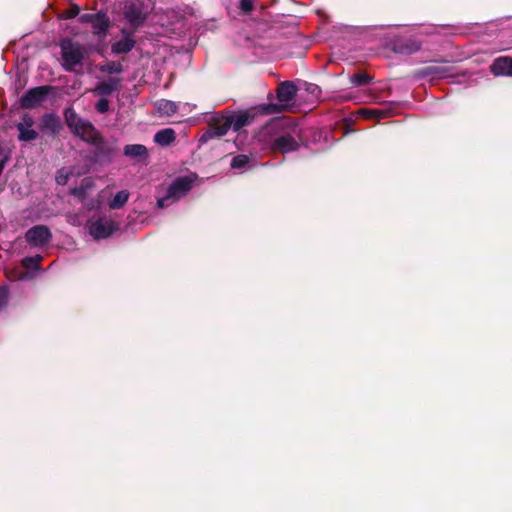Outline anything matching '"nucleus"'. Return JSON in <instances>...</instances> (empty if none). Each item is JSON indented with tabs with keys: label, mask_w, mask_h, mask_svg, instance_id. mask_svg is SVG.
I'll use <instances>...</instances> for the list:
<instances>
[{
	"label": "nucleus",
	"mask_w": 512,
	"mask_h": 512,
	"mask_svg": "<svg viewBox=\"0 0 512 512\" xmlns=\"http://www.w3.org/2000/svg\"><path fill=\"white\" fill-rule=\"evenodd\" d=\"M262 134L274 153L287 154L300 148L301 129L289 117L271 119L263 126Z\"/></svg>",
	"instance_id": "nucleus-1"
},
{
	"label": "nucleus",
	"mask_w": 512,
	"mask_h": 512,
	"mask_svg": "<svg viewBox=\"0 0 512 512\" xmlns=\"http://www.w3.org/2000/svg\"><path fill=\"white\" fill-rule=\"evenodd\" d=\"M86 138L87 140L85 142L94 147L90 156L91 162L100 165H108L119 155L120 150L116 139L107 140L98 130L95 131V134Z\"/></svg>",
	"instance_id": "nucleus-2"
},
{
	"label": "nucleus",
	"mask_w": 512,
	"mask_h": 512,
	"mask_svg": "<svg viewBox=\"0 0 512 512\" xmlns=\"http://www.w3.org/2000/svg\"><path fill=\"white\" fill-rule=\"evenodd\" d=\"M59 46L62 58L61 65L65 71L73 72L77 66L82 65L84 52L79 43L73 42L71 39H63Z\"/></svg>",
	"instance_id": "nucleus-3"
},
{
	"label": "nucleus",
	"mask_w": 512,
	"mask_h": 512,
	"mask_svg": "<svg viewBox=\"0 0 512 512\" xmlns=\"http://www.w3.org/2000/svg\"><path fill=\"white\" fill-rule=\"evenodd\" d=\"M63 115L70 131L84 142L87 140L86 137L95 134V126L90 121L80 118L74 108H65Z\"/></svg>",
	"instance_id": "nucleus-4"
},
{
	"label": "nucleus",
	"mask_w": 512,
	"mask_h": 512,
	"mask_svg": "<svg viewBox=\"0 0 512 512\" xmlns=\"http://www.w3.org/2000/svg\"><path fill=\"white\" fill-rule=\"evenodd\" d=\"M52 90H54V87L50 85L37 86L29 89L20 98V107L24 109H33L38 105H41Z\"/></svg>",
	"instance_id": "nucleus-5"
},
{
	"label": "nucleus",
	"mask_w": 512,
	"mask_h": 512,
	"mask_svg": "<svg viewBox=\"0 0 512 512\" xmlns=\"http://www.w3.org/2000/svg\"><path fill=\"white\" fill-rule=\"evenodd\" d=\"M123 15L133 28V32H135L144 25L147 20L148 13L145 11L143 3L130 2L125 5Z\"/></svg>",
	"instance_id": "nucleus-6"
},
{
	"label": "nucleus",
	"mask_w": 512,
	"mask_h": 512,
	"mask_svg": "<svg viewBox=\"0 0 512 512\" xmlns=\"http://www.w3.org/2000/svg\"><path fill=\"white\" fill-rule=\"evenodd\" d=\"M38 128L43 135L56 139L63 130V124L59 115L44 113L39 119Z\"/></svg>",
	"instance_id": "nucleus-7"
},
{
	"label": "nucleus",
	"mask_w": 512,
	"mask_h": 512,
	"mask_svg": "<svg viewBox=\"0 0 512 512\" xmlns=\"http://www.w3.org/2000/svg\"><path fill=\"white\" fill-rule=\"evenodd\" d=\"M27 243L33 247H43L52 239V233L46 225H36L25 233Z\"/></svg>",
	"instance_id": "nucleus-8"
},
{
	"label": "nucleus",
	"mask_w": 512,
	"mask_h": 512,
	"mask_svg": "<svg viewBox=\"0 0 512 512\" xmlns=\"http://www.w3.org/2000/svg\"><path fill=\"white\" fill-rule=\"evenodd\" d=\"M258 113L256 112V107L253 106L247 110L241 111L234 116H230L226 118L227 124H229V128H232L234 131H239L243 127L250 125L257 117Z\"/></svg>",
	"instance_id": "nucleus-9"
},
{
	"label": "nucleus",
	"mask_w": 512,
	"mask_h": 512,
	"mask_svg": "<svg viewBox=\"0 0 512 512\" xmlns=\"http://www.w3.org/2000/svg\"><path fill=\"white\" fill-rule=\"evenodd\" d=\"M116 229L115 222L106 219H98L89 227L90 234L97 240L108 238Z\"/></svg>",
	"instance_id": "nucleus-10"
},
{
	"label": "nucleus",
	"mask_w": 512,
	"mask_h": 512,
	"mask_svg": "<svg viewBox=\"0 0 512 512\" xmlns=\"http://www.w3.org/2000/svg\"><path fill=\"white\" fill-rule=\"evenodd\" d=\"M421 49V43L413 38H397L392 42V50L397 54L411 55Z\"/></svg>",
	"instance_id": "nucleus-11"
},
{
	"label": "nucleus",
	"mask_w": 512,
	"mask_h": 512,
	"mask_svg": "<svg viewBox=\"0 0 512 512\" xmlns=\"http://www.w3.org/2000/svg\"><path fill=\"white\" fill-rule=\"evenodd\" d=\"M192 185L193 180L189 176H180L172 181L167 191L170 196L178 200L192 189Z\"/></svg>",
	"instance_id": "nucleus-12"
},
{
	"label": "nucleus",
	"mask_w": 512,
	"mask_h": 512,
	"mask_svg": "<svg viewBox=\"0 0 512 512\" xmlns=\"http://www.w3.org/2000/svg\"><path fill=\"white\" fill-rule=\"evenodd\" d=\"M121 89V78L111 77L107 81L99 82L93 89V93L97 96L105 97L110 96L114 92Z\"/></svg>",
	"instance_id": "nucleus-13"
},
{
	"label": "nucleus",
	"mask_w": 512,
	"mask_h": 512,
	"mask_svg": "<svg viewBox=\"0 0 512 512\" xmlns=\"http://www.w3.org/2000/svg\"><path fill=\"white\" fill-rule=\"evenodd\" d=\"M297 91L298 89L292 81H283L277 87L276 96L279 102L289 103L295 100Z\"/></svg>",
	"instance_id": "nucleus-14"
},
{
	"label": "nucleus",
	"mask_w": 512,
	"mask_h": 512,
	"mask_svg": "<svg viewBox=\"0 0 512 512\" xmlns=\"http://www.w3.org/2000/svg\"><path fill=\"white\" fill-rule=\"evenodd\" d=\"M229 129V124H227L226 119L221 123H212L209 125L208 129L202 134L199 141L201 143H206L213 138L222 137L227 134Z\"/></svg>",
	"instance_id": "nucleus-15"
},
{
	"label": "nucleus",
	"mask_w": 512,
	"mask_h": 512,
	"mask_svg": "<svg viewBox=\"0 0 512 512\" xmlns=\"http://www.w3.org/2000/svg\"><path fill=\"white\" fill-rule=\"evenodd\" d=\"M123 153L136 162H145L149 158L148 149L142 144H128L124 147Z\"/></svg>",
	"instance_id": "nucleus-16"
},
{
	"label": "nucleus",
	"mask_w": 512,
	"mask_h": 512,
	"mask_svg": "<svg viewBox=\"0 0 512 512\" xmlns=\"http://www.w3.org/2000/svg\"><path fill=\"white\" fill-rule=\"evenodd\" d=\"M490 71L495 76L508 75L512 71V58L499 57L490 66Z\"/></svg>",
	"instance_id": "nucleus-17"
},
{
	"label": "nucleus",
	"mask_w": 512,
	"mask_h": 512,
	"mask_svg": "<svg viewBox=\"0 0 512 512\" xmlns=\"http://www.w3.org/2000/svg\"><path fill=\"white\" fill-rule=\"evenodd\" d=\"M91 26L95 35L105 37L110 27V20L105 13L99 12L97 20Z\"/></svg>",
	"instance_id": "nucleus-18"
},
{
	"label": "nucleus",
	"mask_w": 512,
	"mask_h": 512,
	"mask_svg": "<svg viewBox=\"0 0 512 512\" xmlns=\"http://www.w3.org/2000/svg\"><path fill=\"white\" fill-rule=\"evenodd\" d=\"M135 43L136 41L130 35H127L119 41L113 43L111 46V51L114 54H126L134 48Z\"/></svg>",
	"instance_id": "nucleus-19"
},
{
	"label": "nucleus",
	"mask_w": 512,
	"mask_h": 512,
	"mask_svg": "<svg viewBox=\"0 0 512 512\" xmlns=\"http://www.w3.org/2000/svg\"><path fill=\"white\" fill-rule=\"evenodd\" d=\"M255 107L258 115L278 114L286 109V105L277 103H263L256 105Z\"/></svg>",
	"instance_id": "nucleus-20"
},
{
	"label": "nucleus",
	"mask_w": 512,
	"mask_h": 512,
	"mask_svg": "<svg viewBox=\"0 0 512 512\" xmlns=\"http://www.w3.org/2000/svg\"><path fill=\"white\" fill-rule=\"evenodd\" d=\"M175 140V131L171 128L159 130L154 135V141L161 146H168Z\"/></svg>",
	"instance_id": "nucleus-21"
},
{
	"label": "nucleus",
	"mask_w": 512,
	"mask_h": 512,
	"mask_svg": "<svg viewBox=\"0 0 512 512\" xmlns=\"http://www.w3.org/2000/svg\"><path fill=\"white\" fill-rule=\"evenodd\" d=\"M16 128L19 132L18 139L20 141H24V142L34 141L39 136V133L36 130H34L32 128L23 127L22 124H16Z\"/></svg>",
	"instance_id": "nucleus-22"
},
{
	"label": "nucleus",
	"mask_w": 512,
	"mask_h": 512,
	"mask_svg": "<svg viewBox=\"0 0 512 512\" xmlns=\"http://www.w3.org/2000/svg\"><path fill=\"white\" fill-rule=\"evenodd\" d=\"M128 199L129 193L126 190L118 191L110 201L109 206L111 209H120L127 203Z\"/></svg>",
	"instance_id": "nucleus-23"
},
{
	"label": "nucleus",
	"mask_w": 512,
	"mask_h": 512,
	"mask_svg": "<svg viewBox=\"0 0 512 512\" xmlns=\"http://www.w3.org/2000/svg\"><path fill=\"white\" fill-rule=\"evenodd\" d=\"M373 77L365 72L355 73L350 77V82L353 86L360 87L370 84Z\"/></svg>",
	"instance_id": "nucleus-24"
},
{
	"label": "nucleus",
	"mask_w": 512,
	"mask_h": 512,
	"mask_svg": "<svg viewBox=\"0 0 512 512\" xmlns=\"http://www.w3.org/2000/svg\"><path fill=\"white\" fill-rule=\"evenodd\" d=\"M99 70L102 73L118 74L123 72V65L119 61H108L105 64L100 65Z\"/></svg>",
	"instance_id": "nucleus-25"
},
{
	"label": "nucleus",
	"mask_w": 512,
	"mask_h": 512,
	"mask_svg": "<svg viewBox=\"0 0 512 512\" xmlns=\"http://www.w3.org/2000/svg\"><path fill=\"white\" fill-rule=\"evenodd\" d=\"M157 108L161 113L172 115L177 111V105L170 100L162 99L158 101Z\"/></svg>",
	"instance_id": "nucleus-26"
},
{
	"label": "nucleus",
	"mask_w": 512,
	"mask_h": 512,
	"mask_svg": "<svg viewBox=\"0 0 512 512\" xmlns=\"http://www.w3.org/2000/svg\"><path fill=\"white\" fill-rule=\"evenodd\" d=\"M362 115H365L369 118H377L382 119L388 117L391 113L390 110L387 109H362Z\"/></svg>",
	"instance_id": "nucleus-27"
},
{
	"label": "nucleus",
	"mask_w": 512,
	"mask_h": 512,
	"mask_svg": "<svg viewBox=\"0 0 512 512\" xmlns=\"http://www.w3.org/2000/svg\"><path fill=\"white\" fill-rule=\"evenodd\" d=\"M250 157L245 154H239L233 157L230 166L232 169H242L248 166Z\"/></svg>",
	"instance_id": "nucleus-28"
},
{
	"label": "nucleus",
	"mask_w": 512,
	"mask_h": 512,
	"mask_svg": "<svg viewBox=\"0 0 512 512\" xmlns=\"http://www.w3.org/2000/svg\"><path fill=\"white\" fill-rule=\"evenodd\" d=\"M42 260L40 255L34 257H25L22 260V265L28 269L38 268L39 262Z\"/></svg>",
	"instance_id": "nucleus-29"
},
{
	"label": "nucleus",
	"mask_w": 512,
	"mask_h": 512,
	"mask_svg": "<svg viewBox=\"0 0 512 512\" xmlns=\"http://www.w3.org/2000/svg\"><path fill=\"white\" fill-rule=\"evenodd\" d=\"M95 109L98 113L104 114L109 111V100L101 97L95 104Z\"/></svg>",
	"instance_id": "nucleus-30"
},
{
	"label": "nucleus",
	"mask_w": 512,
	"mask_h": 512,
	"mask_svg": "<svg viewBox=\"0 0 512 512\" xmlns=\"http://www.w3.org/2000/svg\"><path fill=\"white\" fill-rule=\"evenodd\" d=\"M80 13V7L76 4L71 5L67 10H65L62 14V18L64 19H72L78 16Z\"/></svg>",
	"instance_id": "nucleus-31"
},
{
	"label": "nucleus",
	"mask_w": 512,
	"mask_h": 512,
	"mask_svg": "<svg viewBox=\"0 0 512 512\" xmlns=\"http://www.w3.org/2000/svg\"><path fill=\"white\" fill-rule=\"evenodd\" d=\"M254 0H240L239 9L243 14L248 15L252 12Z\"/></svg>",
	"instance_id": "nucleus-32"
},
{
	"label": "nucleus",
	"mask_w": 512,
	"mask_h": 512,
	"mask_svg": "<svg viewBox=\"0 0 512 512\" xmlns=\"http://www.w3.org/2000/svg\"><path fill=\"white\" fill-rule=\"evenodd\" d=\"M9 290L6 286L0 287V312L8 305Z\"/></svg>",
	"instance_id": "nucleus-33"
},
{
	"label": "nucleus",
	"mask_w": 512,
	"mask_h": 512,
	"mask_svg": "<svg viewBox=\"0 0 512 512\" xmlns=\"http://www.w3.org/2000/svg\"><path fill=\"white\" fill-rule=\"evenodd\" d=\"M176 201L172 196L169 195V192L167 191V194L164 197H161L157 200V207L162 209L167 206H169L171 203Z\"/></svg>",
	"instance_id": "nucleus-34"
},
{
	"label": "nucleus",
	"mask_w": 512,
	"mask_h": 512,
	"mask_svg": "<svg viewBox=\"0 0 512 512\" xmlns=\"http://www.w3.org/2000/svg\"><path fill=\"white\" fill-rule=\"evenodd\" d=\"M98 15H99V12H97V13H84V14L80 15L79 21L81 23L92 24L93 22H95V20H97Z\"/></svg>",
	"instance_id": "nucleus-35"
},
{
	"label": "nucleus",
	"mask_w": 512,
	"mask_h": 512,
	"mask_svg": "<svg viewBox=\"0 0 512 512\" xmlns=\"http://www.w3.org/2000/svg\"><path fill=\"white\" fill-rule=\"evenodd\" d=\"M444 73V69L437 66H429L423 69L425 75H440Z\"/></svg>",
	"instance_id": "nucleus-36"
},
{
	"label": "nucleus",
	"mask_w": 512,
	"mask_h": 512,
	"mask_svg": "<svg viewBox=\"0 0 512 512\" xmlns=\"http://www.w3.org/2000/svg\"><path fill=\"white\" fill-rule=\"evenodd\" d=\"M18 124H22L23 127L32 128V126L34 125V119L31 115L24 114L22 117V121Z\"/></svg>",
	"instance_id": "nucleus-37"
},
{
	"label": "nucleus",
	"mask_w": 512,
	"mask_h": 512,
	"mask_svg": "<svg viewBox=\"0 0 512 512\" xmlns=\"http://www.w3.org/2000/svg\"><path fill=\"white\" fill-rule=\"evenodd\" d=\"M71 194L74 196H83L84 195V188L83 187H76L71 190Z\"/></svg>",
	"instance_id": "nucleus-38"
},
{
	"label": "nucleus",
	"mask_w": 512,
	"mask_h": 512,
	"mask_svg": "<svg viewBox=\"0 0 512 512\" xmlns=\"http://www.w3.org/2000/svg\"><path fill=\"white\" fill-rule=\"evenodd\" d=\"M66 179H67V176H65V178H64V180H63V181L58 180V184H61V183H62V184H64V183H65V181H66Z\"/></svg>",
	"instance_id": "nucleus-39"
}]
</instances>
